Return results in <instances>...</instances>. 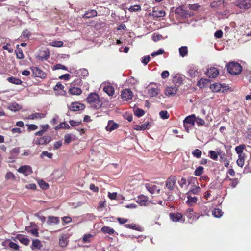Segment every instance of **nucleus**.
<instances>
[{"instance_id": "6ab92c4d", "label": "nucleus", "mask_w": 251, "mask_h": 251, "mask_svg": "<svg viewBox=\"0 0 251 251\" xmlns=\"http://www.w3.org/2000/svg\"><path fill=\"white\" fill-rule=\"evenodd\" d=\"M148 201L147 197L144 195H141L139 196L136 200V202L141 206H145Z\"/></svg>"}, {"instance_id": "f257e3e1", "label": "nucleus", "mask_w": 251, "mask_h": 251, "mask_svg": "<svg viewBox=\"0 0 251 251\" xmlns=\"http://www.w3.org/2000/svg\"><path fill=\"white\" fill-rule=\"evenodd\" d=\"M86 101L90 106L94 109H100L102 104L98 94L96 93H90L86 98Z\"/></svg>"}, {"instance_id": "4be33fe9", "label": "nucleus", "mask_w": 251, "mask_h": 251, "mask_svg": "<svg viewBox=\"0 0 251 251\" xmlns=\"http://www.w3.org/2000/svg\"><path fill=\"white\" fill-rule=\"evenodd\" d=\"M69 92L71 95H79L81 94L82 91L79 88L72 87L69 89Z\"/></svg>"}, {"instance_id": "774afa93", "label": "nucleus", "mask_w": 251, "mask_h": 251, "mask_svg": "<svg viewBox=\"0 0 251 251\" xmlns=\"http://www.w3.org/2000/svg\"><path fill=\"white\" fill-rule=\"evenodd\" d=\"M70 124L72 126H76L81 124V121H75L74 120H70Z\"/></svg>"}, {"instance_id": "f03ea898", "label": "nucleus", "mask_w": 251, "mask_h": 251, "mask_svg": "<svg viewBox=\"0 0 251 251\" xmlns=\"http://www.w3.org/2000/svg\"><path fill=\"white\" fill-rule=\"evenodd\" d=\"M226 67L228 72L232 75H238L242 71V66L239 63L235 62L228 63Z\"/></svg>"}, {"instance_id": "b1692460", "label": "nucleus", "mask_w": 251, "mask_h": 251, "mask_svg": "<svg viewBox=\"0 0 251 251\" xmlns=\"http://www.w3.org/2000/svg\"><path fill=\"white\" fill-rule=\"evenodd\" d=\"M151 15L154 18H159L164 17L165 15V12L163 10L156 11L153 10L152 12Z\"/></svg>"}, {"instance_id": "412c9836", "label": "nucleus", "mask_w": 251, "mask_h": 251, "mask_svg": "<svg viewBox=\"0 0 251 251\" xmlns=\"http://www.w3.org/2000/svg\"><path fill=\"white\" fill-rule=\"evenodd\" d=\"M59 222V219L58 217L55 216H49L47 221L49 225H53L57 224Z\"/></svg>"}, {"instance_id": "4d7b16f0", "label": "nucleus", "mask_w": 251, "mask_h": 251, "mask_svg": "<svg viewBox=\"0 0 251 251\" xmlns=\"http://www.w3.org/2000/svg\"><path fill=\"white\" fill-rule=\"evenodd\" d=\"M70 126L69 125L67 124L66 122H63L60 123L57 126L55 127L56 129H59V128H69Z\"/></svg>"}, {"instance_id": "5701e85b", "label": "nucleus", "mask_w": 251, "mask_h": 251, "mask_svg": "<svg viewBox=\"0 0 251 251\" xmlns=\"http://www.w3.org/2000/svg\"><path fill=\"white\" fill-rule=\"evenodd\" d=\"M42 247V245L41 244V241L39 239H34L32 241V249L34 250V249H40Z\"/></svg>"}, {"instance_id": "423d86ee", "label": "nucleus", "mask_w": 251, "mask_h": 251, "mask_svg": "<svg viewBox=\"0 0 251 251\" xmlns=\"http://www.w3.org/2000/svg\"><path fill=\"white\" fill-rule=\"evenodd\" d=\"M71 111H79L85 109L84 104L77 102H72L70 106L68 107Z\"/></svg>"}, {"instance_id": "9d476101", "label": "nucleus", "mask_w": 251, "mask_h": 251, "mask_svg": "<svg viewBox=\"0 0 251 251\" xmlns=\"http://www.w3.org/2000/svg\"><path fill=\"white\" fill-rule=\"evenodd\" d=\"M171 220L174 222H181L184 223L185 219L183 218L182 215L179 213H171L169 214Z\"/></svg>"}, {"instance_id": "ea45409f", "label": "nucleus", "mask_w": 251, "mask_h": 251, "mask_svg": "<svg viewBox=\"0 0 251 251\" xmlns=\"http://www.w3.org/2000/svg\"><path fill=\"white\" fill-rule=\"evenodd\" d=\"M245 145H240L235 147V151L239 155H241V153L243 152V150L245 149Z\"/></svg>"}, {"instance_id": "603ef678", "label": "nucleus", "mask_w": 251, "mask_h": 251, "mask_svg": "<svg viewBox=\"0 0 251 251\" xmlns=\"http://www.w3.org/2000/svg\"><path fill=\"white\" fill-rule=\"evenodd\" d=\"M187 217L188 219L193 221H196L199 217V216H197L196 214L193 212L191 213H188L187 214Z\"/></svg>"}, {"instance_id": "2f4dec72", "label": "nucleus", "mask_w": 251, "mask_h": 251, "mask_svg": "<svg viewBox=\"0 0 251 251\" xmlns=\"http://www.w3.org/2000/svg\"><path fill=\"white\" fill-rule=\"evenodd\" d=\"M8 80L9 82L13 83V84H17V85L21 84L22 83V81L21 79L16 78L14 77H9L8 78Z\"/></svg>"}, {"instance_id": "7ed1b4c3", "label": "nucleus", "mask_w": 251, "mask_h": 251, "mask_svg": "<svg viewBox=\"0 0 251 251\" xmlns=\"http://www.w3.org/2000/svg\"><path fill=\"white\" fill-rule=\"evenodd\" d=\"M234 4L240 9L247 10L251 7V0H236Z\"/></svg>"}, {"instance_id": "dca6fc26", "label": "nucleus", "mask_w": 251, "mask_h": 251, "mask_svg": "<svg viewBox=\"0 0 251 251\" xmlns=\"http://www.w3.org/2000/svg\"><path fill=\"white\" fill-rule=\"evenodd\" d=\"M177 90V87H176V86H170L166 88L165 93L168 96H171L175 95Z\"/></svg>"}, {"instance_id": "cd10ccee", "label": "nucleus", "mask_w": 251, "mask_h": 251, "mask_svg": "<svg viewBox=\"0 0 251 251\" xmlns=\"http://www.w3.org/2000/svg\"><path fill=\"white\" fill-rule=\"evenodd\" d=\"M179 54L181 57H185L188 54V48L186 46H182L179 49Z\"/></svg>"}, {"instance_id": "e433bc0d", "label": "nucleus", "mask_w": 251, "mask_h": 251, "mask_svg": "<svg viewBox=\"0 0 251 251\" xmlns=\"http://www.w3.org/2000/svg\"><path fill=\"white\" fill-rule=\"evenodd\" d=\"M224 1L223 0H219L218 1H213V2H212L210 4V6L212 7V8H217L219 6H220V5H221L222 4H224Z\"/></svg>"}, {"instance_id": "bb28decb", "label": "nucleus", "mask_w": 251, "mask_h": 251, "mask_svg": "<svg viewBox=\"0 0 251 251\" xmlns=\"http://www.w3.org/2000/svg\"><path fill=\"white\" fill-rule=\"evenodd\" d=\"M149 123L147 122L144 124L141 125H135L134 126V129L136 130H144L148 128Z\"/></svg>"}, {"instance_id": "69168bd1", "label": "nucleus", "mask_w": 251, "mask_h": 251, "mask_svg": "<svg viewBox=\"0 0 251 251\" xmlns=\"http://www.w3.org/2000/svg\"><path fill=\"white\" fill-rule=\"evenodd\" d=\"M10 44L7 43L6 45H4L2 47V49L5 50H7L9 53L13 52V49L10 47Z\"/></svg>"}, {"instance_id": "c85d7f7f", "label": "nucleus", "mask_w": 251, "mask_h": 251, "mask_svg": "<svg viewBox=\"0 0 251 251\" xmlns=\"http://www.w3.org/2000/svg\"><path fill=\"white\" fill-rule=\"evenodd\" d=\"M210 88L213 92H218L221 90L222 86L220 83H214L211 84Z\"/></svg>"}, {"instance_id": "79ce46f5", "label": "nucleus", "mask_w": 251, "mask_h": 251, "mask_svg": "<svg viewBox=\"0 0 251 251\" xmlns=\"http://www.w3.org/2000/svg\"><path fill=\"white\" fill-rule=\"evenodd\" d=\"M8 108L11 111H16L20 109V106L16 102H14L10 104Z\"/></svg>"}, {"instance_id": "f704fd0d", "label": "nucleus", "mask_w": 251, "mask_h": 251, "mask_svg": "<svg viewBox=\"0 0 251 251\" xmlns=\"http://www.w3.org/2000/svg\"><path fill=\"white\" fill-rule=\"evenodd\" d=\"M188 73L191 77H195L198 75L199 73L196 69L192 68L189 70Z\"/></svg>"}, {"instance_id": "a18cd8bd", "label": "nucleus", "mask_w": 251, "mask_h": 251, "mask_svg": "<svg viewBox=\"0 0 251 251\" xmlns=\"http://www.w3.org/2000/svg\"><path fill=\"white\" fill-rule=\"evenodd\" d=\"M159 114L162 119H167L169 117V114L166 110L161 111Z\"/></svg>"}, {"instance_id": "f3484780", "label": "nucleus", "mask_w": 251, "mask_h": 251, "mask_svg": "<svg viewBox=\"0 0 251 251\" xmlns=\"http://www.w3.org/2000/svg\"><path fill=\"white\" fill-rule=\"evenodd\" d=\"M101 230L105 234H108L111 235H118V233L116 232L113 228L107 226L102 227Z\"/></svg>"}, {"instance_id": "6e6d98bb", "label": "nucleus", "mask_w": 251, "mask_h": 251, "mask_svg": "<svg viewBox=\"0 0 251 251\" xmlns=\"http://www.w3.org/2000/svg\"><path fill=\"white\" fill-rule=\"evenodd\" d=\"M31 35V32L27 29L23 30L22 33V36L24 38H29Z\"/></svg>"}, {"instance_id": "052dcab7", "label": "nucleus", "mask_w": 251, "mask_h": 251, "mask_svg": "<svg viewBox=\"0 0 251 251\" xmlns=\"http://www.w3.org/2000/svg\"><path fill=\"white\" fill-rule=\"evenodd\" d=\"M58 69L67 70V68L66 66H65L61 64H57L54 65L53 67V70H58Z\"/></svg>"}, {"instance_id": "4468645a", "label": "nucleus", "mask_w": 251, "mask_h": 251, "mask_svg": "<svg viewBox=\"0 0 251 251\" xmlns=\"http://www.w3.org/2000/svg\"><path fill=\"white\" fill-rule=\"evenodd\" d=\"M145 187L151 194H153L156 192L157 194L160 193V189L155 185L147 183L145 184Z\"/></svg>"}, {"instance_id": "bf43d9fd", "label": "nucleus", "mask_w": 251, "mask_h": 251, "mask_svg": "<svg viewBox=\"0 0 251 251\" xmlns=\"http://www.w3.org/2000/svg\"><path fill=\"white\" fill-rule=\"evenodd\" d=\"M164 52V50L163 49H159L158 51L153 52L151 54V55L152 57H155L156 56L162 54Z\"/></svg>"}, {"instance_id": "13d9d810", "label": "nucleus", "mask_w": 251, "mask_h": 251, "mask_svg": "<svg viewBox=\"0 0 251 251\" xmlns=\"http://www.w3.org/2000/svg\"><path fill=\"white\" fill-rule=\"evenodd\" d=\"M150 56L149 55L144 56L141 59V62L144 65H146L150 60Z\"/></svg>"}, {"instance_id": "6e6552de", "label": "nucleus", "mask_w": 251, "mask_h": 251, "mask_svg": "<svg viewBox=\"0 0 251 251\" xmlns=\"http://www.w3.org/2000/svg\"><path fill=\"white\" fill-rule=\"evenodd\" d=\"M219 74V70L215 67H212L207 70L206 75L210 78H216Z\"/></svg>"}, {"instance_id": "864d4df0", "label": "nucleus", "mask_w": 251, "mask_h": 251, "mask_svg": "<svg viewBox=\"0 0 251 251\" xmlns=\"http://www.w3.org/2000/svg\"><path fill=\"white\" fill-rule=\"evenodd\" d=\"M8 245L11 249H13L16 250H18L19 249V245L12 241H8Z\"/></svg>"}, {"instance_id": "0eeeda50", "label": "nucleus", "mask_w": 251, "mask_h": 251, "mask_svg": "<svg viewBox=\"0 0 251 251\" xmlns=\"http://www.w3.org/2000/svg\"><path fill=\"white\" fill-rule=\"evenodd\" d=\"M176 181V177L175 176H170L166 181V187L170 191L174 189V186Z\"/></svg>"}, {"instance_id": "1a4fd4ad", "label": "nucleus", "mask_w": 251, "mask_h": 251, "mask_svg": "<svg viewBox=\"0 0 251 251\" xmlns=\"http://www.w3.org/2000/svg\"><path fill=\"white\" fill-rule=\"evenodd\" d=\"M51 138L50 136H45L34 140V144L36 145H46L50 142Z\"/></svg>"}, {"instance_id": "5fc2aeb1", "label": "nucleus", "mask_w": 251, "mask_h": 251, "mask_svg": "<svg viewBox=\"0 0 251 251\" xmlns=\"http://www.w3.org/2000/svg\"><path fill=\"white\" fill-rule=\"evenodd\" d=\"M128 10L130 12H136L141 10V7L139 5H135L131 6L129 8Z\"/></svg>"}, {"instance_id": "c9c22d12", "label": "nucleus", "mask_w": 251, "mask_h": 251, "mask_svg": "<svg viewBox=\"0 0 251 251\" xmlns=\"http://www.w3.org/2000/svg\"><path fill=\"white\" fill-rule=\"evenodd\" d=\"M38 184L40 188L43 190H46L49 187V185L43 180H39L38 181Z\"/></svg>"}, {"instance_id": "9b49d317", "label": "nucleus", "mask_w": 251, "mask_h": 251, "mask_svg": "<svg viewBox=\"0 0 251 251\" xmlns=\"http://www.w3.org/2000/svg\"><path fill=\"white\" fill-rule=\"evenodd\" d=\"M133 94L129 89L123 90L121 93V97L124 100H129L132 98Z\"/></svg>"}, {"instance_id": "de8ad7c7", "label": "nucleus", "mask_w": 251, "mask_h": 251, "mask_svg": "<svg viewBox=\"0 0 251 251\" xmlns=\"http://www.w3.org/2000/svg\"><path fill=\"white\" fill-rule=\"evenodd\" d=\"M53 154L51 153L48 152L47 151H44L42 152L40 155V157L41 158H44V157L47 156L50 159H51L52 158Z\"/></svg>"}, {"instance_id": "393cba45", "label": "nucleus", "mask_w": 251, "mask_h": 251, "mask_svg": "<svg viewBox=\"0 0 251 251\" xmlns=\"http://www.w3.org/2000/svg\"><path fill=\"white\" fill-rule=\"evenodd\" d=\"M174 81L176 85H177V86H179L180 85L182 84V77L180 75L177 74L174 77Z\"/></svg>"}, {"instance_id": "e2e57ef3", "label": "nucleus", "mask_w": 251, "mask_h": 251, "mask_svg": "<svg viewBox=\"0 0 251 251\" xmlns=\"http://www.w3.org/2000/svg\"><path fill=\"white\" fill-rule=\"evenodd\" d=\"M19 240L21 242V243L25 245H28L30 242L29 239L24 237H22L21 238H20Z\"/></svg>"}, {"instance_id": "7c9ffc66", "label": "nucleus", "mask_w": 251, "mask_h": 251, "mask_svg": "<svg viewBox=\"0 0 251 251\" xmlns=\"http://www.w3.org/2000/svg\"><path fill=\"white\" fill-rule=\"evenodd\" d=\"M223 212L219 208H215L212 211V215L216 218H220L223 215Z\"/></svg>"}, {"instance_id": "ddd939ff", "label": "nucleus", "mask_w": 251, "mask_h": 251, "mask_svg": "<svg viewBox=\"0 0 251 251\" xmlns=\"http://www.w3.org/2000/svg\"><path fill=\"white\" fill-rule=\"evenodd\" d=\"M103 90L109 96H112L115 93L114 88L108 83L103 84Z\"/></svg>"}, {"instance_id": "338daca9", "label": "nucleus", "mask_w": 251, "mask_h": 251, "mask_svg": "<svg viewBox=\"0 0 251 251\" xmlns=\"http://www.w3.org/2000/svg\"><path fill=\"white\" fill-rule=\"evenodd\" d=\"M71 141V135L70 134H66L64 136V142L65 143L68 144Z\"/></svg>"}, {"instance_id": "8fccbe9b", "label": "nucleus", "mask_w": 251, "mask_h": 251, "mask_svg": "<svg viewBox=\"0 0 251 251\" xmlns=\"http://www.w3.org/2000/svg\"><path fill=\"white\" fill-rule=\"evenodd\" d=\"M134 114L136 116L140 117L144 115L145 111L143 109L137 108L134 110Z\"/></svg>"}, {"instance_id": "c03bdc74", "label": "nucleus", "mask_w": 251, "mask_h": 251, "mask_svg": "<svg viewBox=\"0 0 251 251\" xmlns=\"http://www.w3.org/2000/svg\"><path fill=\"white\" fill-rule=\"evenodd\" d=\"M218 152H216L214 151H210L209 152V156L210 158L214 160H217L218 159Z\"/></svg>"}, {"instance_id": "c756f323", "label": "nucleus", "mask_w": 251, "mask_h": 251, "mask_svg": "<svg viewBox=\"0 0 251 251\" xmlns=\"http://www.w3.org/2000/svg\"><path fill=\"white\" fill-rule=\"evenodd\" d=\"M19 45H17V49L15 50V53L16 54L17 57L18 59H23L24 57V55L23 54V51L21 49L19 48Z\"/></svg>"}, {"instance_id": "680f3d73", "label": "nucleus", "mask_w": 251, "mask_h": 251, "mask_svg": "<svg viewBox=\"0 0 251 251\" xmlns=\"http://www.w3.org/2000/svg\"><path fill=\"white\" fill-rule=\"evenodd\" d=\"M195 122H196L197 124L199 126H203L205 123V121L203 119L200 117H196Z\"/></svg>"}, {"instance_id": "a878e982", "label": "nucleus", "mask_w": 251, "mask_h": 251, "mask_svg": "<svg viewBox=\"0 0 251 251\" xmlns=\"http://www.w3.org/2000/svg\"><path fill=\"white\" fill-rule=\"evenodd\" d=\"M187 199H188V200H187L186 202L190 206H192L194 204L196 203L198 200V199L196 197H193L189 195H188L187 196Z\"/></svg>"}, {"instance_id": "f8f14e48", "label": "nucleus", "mask_w": 251, "mask_h": 251, "mask_svg": "<svg viewBox=\"0 0 251 251\" xmlns=\"http://www.w3.org/2000/svg\"><path fill=\"white\" fill-rule=\"evenodd\" d=\"M18 172L22 173L25 176H28L32 173V168L30 166L24 165L18 169Z\"/></svg>"}, {"instance_id": "a19ab883", "label": "nucleus", "mask_w": 251, "mask_h": 251, "mask_svg": "<svg viewBox=\"0 0 251 251\" xmlns=\"http://www.w3.org/2000/svg\"><path fill=\"white\" fill-rule=\"evenodd\" d=\"M50 45L53 47H61L63 45V42L61 41H53L50 43Z\"/></svg>"}, {"instance_id": "39448f33", "label": "nucleus", "mask_w": 251, "mask_h": 251, "mask_svg": "<svg viewBox=\"0 0 251 251\" xmlns=\"http://www.w3.org/2000/svg\"><path fill=\"white\" fill-rule=\"evenodd\" d=\"M33 75L36 77H39L44 79L47 76V74L41 69L37 67L31 68Z\"/></svg>"}, {"instance_id": "2eb2a0df", "label": "nucleus", "mask_w": 251, "mask_h": 251, "mask_svg": "<svg viewBox=\"0 0 251 251\" xmlns=\"http://www.w3.org/2000/svg\"><path fill=\"white\" fill-rule=\"evenodd\" d=\"M196 120V116L195 114H192L191 115L187 116L183 120V125L190 124V125L194 126L195 125Z\"/></svg>"}, {"instance_id": "37998d69", "label": "nucleus", "mask_w": 251, "mask_h": 251, "mask_svg": "<svg viewBox=\"0 0 251 251\" xmlns=\"http://www.w3.org/2000/svg\"><path fill=\"white\" fill-rule=\"evenodd\" d=\"M97 14V12L96 10H92L91 12H86L84 14L83 17L90 18L96 16Z\"/></svg>"}, {"instance_id": "3c124183", "label": "nucleus", "mask_w": 251, "mask_h": 251, "mask_svg": "<svg viewBox=\"0 0 251 251\" xmlns=\"http://www.w3.org/2000/svg\"><path fill=\"white\" fill-rule=\"evenodd\" d=\"M236 163L239 166L242 167L244 164V157L242 156L241 155H239V157L236 161Z\"/></svg>"}, {"instance_id": "49530a36", "label": "nucleus", "mask_w": 251, "mask_h": 251, "mask_svg": "<svg viewBox=\"0 0 251 251\" xmlns=\"http://www.w3.org/2000/svg\"><path fill=\"white\" fill-rule=\"evenodd\" d=\"M193 155L197 158H199L201 157L202 152L199 149H195L192 152Z\"/></svg>"}, {"instance_id": "72a5a7b5", "label": "nucleus", "mask_w": 251, "mask_h": 251, "mask_svg": "<svg viewBox=\"0 0 251 251\" xmlns=\"http://www.w3.org/2000/svg\"><path fill=\"white\" fill-rule=\"evenodd\" d=\"M203 167L202 166H199L197 167L194 173V174L196 176H200L203 173Z\"/></svg>"}, {"instance_id": "09e8293b", "label": "nucleus", "mask_w": 251, "mask_h": 251, "mask_svg": "<svg viewBox=\"0 0 251 251\" xmlns=\"http://www.w3.org/2000/svg\"><path fill=\"white\" fill-rule=\"evenodd\" d=\"M27 231L29 233H31L32 235L34 236L35 237H39V233L38 231L36 228L29 229H26Z\"/></svg>"}, {"instance_id": "4c0bfd02", "label": "nucleus", "mask_w": 251, "mask_h": 251, "mask_svg": "<svg viewBox=\"0 0 251 251\" xmlns=\"http://www.w3.org/2000/svg\"><path fill=\"white\" fill-rule=\"evenodd\" d=\"M201 190V188L199 186H194L193 188H192L190 191L188 192L187 194H198Z\"/></svg>"}, {"instance_id": "a211bd4d", "label": "nucleus", "mask_w": 251, "mask_h": 251, "mask_svg": "<svg viewBox=\"0 0 251 251\" xmlns=\"http://www.w3.org/2000/svg\"><path fill=\"white\" fill-rule=\"evenodd\" d=\"M118 125L113 121H109L106 126V130L108 131H112L118 127Z\"/></svg>"}, {"instance_id": "58836bf2", "label": "nucleus", "mask_w": 251, "mask_h": 251, "mask_svg": "<svg viewBox=\"0 0 251 251\" xmlns=\"http://www.w3.org/2000/svg\"><path fill=\"white\" fill-rule=\"evenodd\" d=\"M59 245L62 247H64L67 246L68 244V240L66 237L62 236L59 239Z\"/></svg>"}, {"instance_id": "aec40b11", "label": "nucleus", "mask_w": 251, "mask_h": 251, "mask_svg": "<svg viewBox=\"0 0 251 251\" xmlns=\"http://www.w3.org/2000/svg\"><path fill=\"white\" fill-rule=\"evenodd\" d=\"M45 117V114L41 113H35L30 114L26 117L27 119H41Z\"/></svg>"}, {"instance_id": "20e7f679", "label": "nucleus", "mask_w": 251, "mask_h": 251, "mask_svg": "<svg viewBox=\"0 0 251 251\" xmlns=\"http://www.w3.org/2000/svg\"><path fill=\"white\" fill-rule=\"evenodd\" d=\"M147 90L150 97H155L160 93L159 86L156 84H150L147 87Z\"/></svg>"}, {"instance_id": "473e14b6", "label": "nucleus", "mask_w": 251, "mask_h": 251, "mask_svg": "<svg viewBox=\"0 0 251 251\" xmlns=\"http://www.w3.org/2000/svg\"><path fill=\"white\" fill-rule=\"evenodd\" d=\"M125 226L127 228L135 229L137 231H141V227L139 226L136 225L135 224H126L125 225Z\"/></svg>"}, {"instance_id": "0e129e2a", "label": "nucleus", "mask_w": 251, "mask_h": 251, "mask_svg": "<svg viewBox=\"0 0 251 251\" xmlns=\"http://www.w3.org/2000/svg\"><path fill=\"white\" fill-rule=\"evenodd\" d=\"M78 73L80 74L82 76L84 77L87 76L89 74L88 70L84 68L80 69Z\"/></svg>"}]
</instances>
